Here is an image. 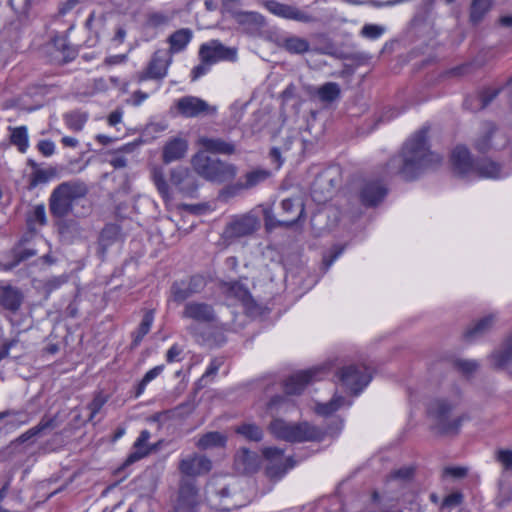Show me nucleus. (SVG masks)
Instances as JSON below:
<instances>
[{
  "instance_id": "nucleus-1",
  "label": "nucleus",
  "mask_w": 512,
  "mask_h": 512,
  "mask_svg": "<svg viewBox=\"0 0 512 512\" xmlns=\"http://www.w3.org/2000/svg\"><path fill=\"white\" fill-rule=\"evenodd\" d=\"M428 131L429 128L424 126L405 142L401 153L387 162L388 173L398 174L405 180H413L424 170L434 168L442 162V156L429 149Z\"/></svg>"
},
{
  "instance_id": "nucleus-2",
  "label": "nucleus",
  "mask_w": 512,
  "mask_h": 512,
  "mask_svg": "<svg viewBox=\"0 0 512 512\" xmlns=\"http://www.w3.org/2000/svg\"><path fill=\"white\" fill-rule=\"evenodd\" d=\"M459 403L460 393L458 390L450 397H437L430 401L427 412L433 419L434 426L439 433H458L463 421L467 419L465 415L452 416L453 410Z\"/></svg>"
},
{
  "instance_id": "nucleus-3",
  "label": "nucleus",
  "mask_w": 512,
  "mask_h": 512,
  "mask_svg": "<svg viewBox=\"0 0 512 512\" xmlns=\"http://www.w3.org/2000/svg\"><path fill=\"white\" fill-rule=\"evenodd\" d=\"M87 184L80 179L65 181L57 185L49 197V211L52 217H67L74 208V202L88 194Z\"/></svg>"
},
{
  "instance_id": "nucleus-4",
  "label": "nucleus",
  "mask_w": 512,
  "mask_h": 512,
  "mask_svg": "<svg viewBox=\"0 0 512 512\" xmlns=\"http://www.w3.org/2000/svg\"><path fill=\"white\" fill-rule=\"evenodd\" d=\"M192 166L199 176L217 184L232 181L238 173V168L233 163L209 156L205 152H199L193 156Z\"/></svg>"
},
{
  "instance_id": "nucleus-5",
  "label": "nucleus",
  "mask_w": 512,
  "mask_h": 512,
  "mask_svg": "<svg viewBox=\"0 0 512 512\" xmlns=\"http://www.w3.org/2000/svg\"><path fill=\"white\" fill-rule=\"evenodd\" d=\"M451 162L454 171L461 176H466L475 172L480 177L496 179L507 174L502 172L499 164L488 159L473 163L471 154L465 146H457L452 151Z\"/></svg>"
},
{
  "instance_id": "nucleus-6",
  "label": "nucleus",
  "mask_w": 512,
  "mask_h": 512,
  "mask_svg": "<svg viewBox=\"0 0 512 512\" xmlns=\"http://www.w3.org/2000/svg\"><path fill=\"white\" fill-rule=\"evenodd\" d=\"M269 430L277 439L292 443L321 441L327 433L321 428L307 422L291 424L279 418L271 421Z\"/></svg>"
},
{
  "instance_id": "nucleus-7",
  "label": "nucleus",
  "mask_w": 512,
  "mask_h": 512,
  "mask_svg": "<svg viewBox=\"0 0 512 512\" xmlns=\"http://www.w3.org/2000/svg\"><path fill=\"white\" fill-rule=\"evenodd\" d=\"M280 210V218H277L271 210L264 211V225L268 232L278 227L289 228L298 223L305 214L304 204L300 197L283 199Z\"/></svg>"
},
{
  "instance_id": "nucleus-8",
  "label": "nucleus",
  "mask_w": 512,
  "mask_h": 512,
  "mask_svg": "<svg viewBox=\"0 0 512 512\" xmlns=\"http://www.w3.org/2000/svg\"><path fill=\"white\" fill-rule=\"evenodd\" d=\"M260 226V219L255 214L233 216L221 233V241L226 247L230 246L242 238L254 235Z\"/></svg>"
},
{
  "instance_id": "nucleus-9",
  "label": "nucleus",
  "mask_w": 512,
  "mask_h": 512,
  "mask_svg": "<svg viewBox=\"0 0 512 512\" xmlns=\"http://www.w3.org/2000/svg\"><path fill=\"white\" fill-rule=\"evenodd\" d=\"M508 143L507 137L499 130L493 122H483L480 130L473 141L474 149L482 154L499 150Z\"/></svg>"
},
{
  "instance_id": "nucleus-10",
  "label": "nucleus",
  "mask_w": 512,
  "mask_h": 512,
  "mask_svg": "<svg viewBox=\"0 0 512 512\" xmlns=\"http://www.w3.org/2000/svg\"><path fill=\"white\" fill-rule=\"evenodd\" d=\"M336 375L339 382L355 395L359 394L371 381V375L363 365L344 366Z\"/></svg>"
},
{
  "instance_id": "nucleus-11",
  "label": "nucleus",
  "mask_w": 512,
  "mask_h": 512,
  "mask_svg": "<svg viewBox=\"0 0 512 512\" xmlns=\"http://www.w3.org/2000/svg\"><path fill=\"white\" fill-rule=\"evenodd\" d=\"M264 458L267 460L265 467L266 476L272 481H279L292 469L296 462L292 458L283 459L284 450L276 447H266L262 451Z\"/></svg>"
},
{
  "instance_id": "nucleus-12",
  "label": "nucleus",
  "mask_w": 512,
  "mask_h": 512,
  "mask_svg": "<svg viewBox=\"0 0 512 512\" xmlns=\"http://www.w3.org/2000/svg\"><path fill=\"white\" fill-rule=\"evenodd\" d=\"M271 176V172L264 168H255L246 172L238 181L225 186L221 190V196L225 198L234 197L244 190H250L263 183Z\"/></svg>"
},
{
  "instance_id": "nucleus-13",
  "label": "nucleus",
  "mask_w": 512,
  "mask_h": 512,
  "mask_svg": "<svg viewBox=\"0 0 512 512\" xmlns=\"http://www.w3.org/2000/svg\"><path fill=\"white\" fill-rule=\"evenodd\" d=\"M172 63V56L165 50H157L152 55L147 67L136 74V80H162L166 77L168 68Z\"/></svg>"
},
{
  "instance_id": "nucleus-14",
  "label": "nucleus",
  "mask_w": 512,
  "mask_h": 512,
  "mask_svg": "<svg viewBox=\"0 0 512 512\" xmlns=\"http://www.w3.org/2000/svg\"><path fill=\"white\" fill-rule=\"evenodd\" d=\"M206 285L201 275H193L188 279L175 281L170 287V299L177 303H183L195 294L202 292Z\"/></svg>"
},
{
  "instance_id": "nucleus-15",
  "label": "nucleus",
  "mask_w": 512,
  "mask_h": 512,
  "mask_svg": "<svg viewBox=\"0 0 512 512\" xmlns=\"http://www.w3.org/2000/svg\"><path fill=\"white\" fill-rule=\"evenodd\" d=\"M326 371V367L319 366L291 375L284 384L286 394H300L305 389L307 384L313 381L321 380L325 376Z\"/></svg>"
},
{
  "instance_id": "nucleus-16",
  "label": "nucleus",
  "mask_w": 512,
  "mask_h": 512,
  "mask_svg": "<svg viewBox=\"0 0 512 512\" xmlns=\"http://www.w3.org/2000/svg\"><path fill=\"white\" fill-rule=\"evenodd\" d=\"M181 317L203 325L214 324L217 320L213 306L200 301L186 302L181 312Z\"/></svg>"
},
{
  "instance_id": "nucleus-17",
  "label": "nucleus",
  "mask_w": 512,
  "mask_h": 512,
  "mask_svg": "<svg viewBox=\"0 0 512 512\" xmlns=\"http://www.w3.org/2000/svg\"><path fill=\"white\" fill-rule=\"evenodd\" d=\"M265 7L272 14L287 20H293L305 24L314 23L317 21L315 16L295 5L280 3L275 0H269L265 2Z\"/></svg>"
},
{
  "instance_id": "nucleus-18",
  "label": "nucleus",
  "mask_w": 512,
  "mask_h": 512,
  "mask_svg": "<svg viewBox=\"0 0 512 512\" xmlns=\"http://www.w3.org/2000/svg\"><path fill=\"white\" fill-rule=\"evenodd\" d=\"M170 183L184 197L195 198L198 182L195 175L186 167H176L170 171Z\"/></svg>"
},
{
  "instance_id": "nucleus-19",
  "label": "nucleus",
  "mask_w": 512,
  "mask_h": 512,
  "mask_svg": "<svg viewBox=\"0 0 512 512\" xmlns=\"http://www.w3.org/2000/svg\"><path fill=\"white\" fill-rule=\"evenodd\" d=\"M199 58L200 61L209 62L212 65L219 61H235L237 50L224 46L218 40H212L200 46Z\"/></svg>"
},
{
  "instance_id": "nucleus-20",
  "label": "nucleus",
  "mask_w": 512,
  "mask_h": 512,
  "mask_svg": "<svg viewBox=\"0 0 512 512\" xmlns=\"http://www.w3.org/2000/svg\"><path fill=\"white\" fill-rule=\"evenodd\" d=\"M47 50L51 55L52 61L59 64L68 63L78 55L77 48L69 43L66 35L52 37L47 44Z\"/></svg>"
},
{
  "instance_id": "nucleus-21",
  "label": "nucleus",
  "mask_w": 512,
  "mask_h": 512,
  "mask_svg": "<svg viewBox=\"0 0 512 512\" xmlns=\"http://www.w3.org/2000/svg\"><path fill=\"white\" fill-rule=\"evenodd\" d=\"M178 112L187 118L198 117L203 114H215L216 107L210 106L206 101L195 96H184L177 100Z\"/></svg>"
},
{
  "instance_id": "nucleus-22",
  "label": "nucleus",
  "mask_w": 512,
  "mask_h": 512,
  "mask_svg": "<svg viewBox=\"0 0 512 512\" xmlns=\"http://www.w3.org/2000/svg\"><path fill=\"white\" fill-rule=\"evenodd\" d=\"M61 424V421L58 419V415L54 416H43L39 423L35 425L34 427L28 429L24 433H22L20 436H18L15 440L11 441V443L8 445L7 449H10L14 447L15 445L23 444L27 441H29L32 438L38 437L43 435L47 430H53L55 428H58Z\"/></svg>"
},
{
  "instance_id": "nucleus-23",
  "label": "nucleus",
  "mask_w": 512,
  "mask_h": 512,
  "mask_svg": "<svg viewBox=\"0 0 512 512\" xmlns=\"http://www.w3.org/2000/svg\"><path fill=\"white\" fill-rule=\"evenodd\" d=\"M24 301L23 292L6 281H0V306L12 314L17 313Z\"/></svg>"
},
{
  "instance_id": "nucleus-24",
  "label": "nucleus",
  "mask_w": 512,
  "mask_h": 512,
  "mask_svg": "<svg viewBox=\"0 0 512 512\" xmlns=\"http://www.w3.org/2000/svg\"><path fill=\"white\" fill-rule=\"evenodd\" d=\"M489 361L493 368L506 370L512 374V334L499 349L490 354Z\"/></svg>"
},
{
  "instance_id": "nucleus-25",
  "label": "nucleus",
  "mask_w": 512,
  "mask_h": 512,
  "mask_svg": "<svg viewBox=\"0 0 512 512\" xmlns=\"http://www.w3.org/2000/svg\"><path fill=\"white\" fill-rule=\"evenodd\" d=\"M26 239H21L9 252V260L7 262H0V270L11 271L21 262H24L37 255V250L33 248L24 247Z\"/></svg>"
},
{
  "instance_id": "nucleus-26",
  "label": "nucleus",
  "mask_w": 512,
  "mask_h": 512,
  "mask_svg": "<svg viewBox=\"0 0 512 512\" xmlns=\"http://www.w3.org/2000/svg\"><path fill=\"white\" fill-rule=\"evenodd\" d=\"M179 470L187 476H198L211 470V461L205 456L192 455L180 461Z\"/></svg>"
},
{
  "instance_id": "nucleus-27",
  "label": "nucleus",
  "mask_w": 512,
  "mask_h": 512,
  "mask_svg": "<svg viewBox=\"0 0 512 512\" xmlns=\"http://www.w3.org/2000/svg\"><path fill=\"white\" fill-rule=\"evenodd\" d=\"M387 194V189L379 181H367L360 190V200L367 207L376 206Z\"/></svg>"
},
{
  "instance_id": "nucleus-28",
  "label": "nucleus",
  "mask_w": 512,
  "mask_h": 512,
  "mask_svg": "<svg viewBox=\"0 0 512 512\" xmlns=\"http://www.w3.org/2000/svg\"><path fill=\"white\" fill-rule=\"evenodd\" d=\"M261 464L260 456L246 448L240 449L235 455V469L242 474H252L256 472Z\"/></svg>"
},
{
  "instance_id": "nucleus-29",
  "label": "nucleus",
  "mask_w": 512,
  "mask_h": 512,
  "mask_svg": "<svg viewBox=\"0 0 512 512\" xmlns=\"http://www.w3.org/2000/svg\"><path fill=\"white\" fill-rule=\"evenodd\" d=\"M199 144L206 152L214 154L232 155L236 152V145L232 141H226L217 137H201Z\"/></svg>"
},
{
  "instance_id": "nucleus-30",
  "label": "nucleus",
  "mask_w": 512,
  "mask_h": 512,
  "mask_svg": "<svg viewBox=\"0 0 512 512\" xmlns=\"http://www.w3.org/2000/svg\"><path fill=\"white\" fill-rule=\"evenodd\" d=\"M187 151V142L181 138H173L168 141L164 148L162 159L165 164L182 159Z\"/></svg>"
},
{
  "instance_id": "nucleus-31",
  "label": "nucleus",
  "mask_w": 512,
  "mask_h": 512,
  "mask_svg": "<svg viewBox=\"0 0 512 512\" xmlns=\"http://www.w3.org/2000/svg\"><path fill=\"white\" fill-rule=\"evenodd\" d=\"M210 493L216 496L219 499V505L226 509H237L242 506V504L234 501L235 493L232 491L229 485L217 486L216 484L211 483L209 485Z\"/></svg>"
},
{
  "instance_id": "nucleus-32",
  "label": "nucleus",
  "mask_w": 512,
  "mask_h": 512,
  "mask_svg": "<svg viewBox=\"0 0 512 512\" xmlns=\"http://www.w3.org/2000/svg\"><path fill=\"white\" fill-rule=\"evenodd\" d=\"M333 180L327 179L325 175H318L312 183L311 194L315 201H326L332 192Z\"/></svg>"
},
{
  "instance_id": "nucleus-33",
  "label": "nucleus",
  "mask_w": 512,
  "mask_h": 512,
  "mask_svg": "<svg viewBox=\"0 0 512 512\" xmlns=\"http://www.w3.org/2000/svg\"><path fill=\"white\" fill-rule=\"evenodd\" d=\"M150 176L162 199L165 202H170L173 199L172 190L166 181L163 169L161 167L154 166L151 169Z\"/></svg>"
},
{
  "instance_id": "nucleus-34",
  "label": "nucleus",
  "mask_w": 512,
  "mask_h": 512,
  "mask_svg": "<svg viewBox=\"0 0 512 512\" xmlns=\"http://www.w3.org/2000/svg\"><path fill=\"white\" fill-rule=\"evenodd\" d=\"M494 322L495 317L493 315H488L481 318L473 326H471L465 331V340L468 342H472L480 338L481 336L485 335L488 331H490Z\"/></svg>"
},
{
  "instance_id": "nucleus-35",
  "label": "nucleus",
  "mask_w": 512,
  "mask_h": 512,
  "mask_svg": "<svg viewBox=\"0 0 512 512\" xmlns=\"http://www.w3.org/2000/svg\"><path fill=\"white\" fill-rule=\"evenodd\" d=\"M178 505L195 508L198 505V489L193 481H183L179 488Z\"/></svg>"
},
{
  "instance_id": "nucleus-36",
  "label": "nucleus",
  "mask_w": 512,
  "mask_h": 512,
  "mask_svg": "<svg viewBox=\"0 0 512 512\" xmlns=\"http://www.w3.org/2000/svg\"><path fill=\"white\" fill-rule=\"evenodd\" d=\"M192 35V31L188 28L179 29L171 34L168 38L169 55L183 51L191 41Z\"/></svg>"
},
{
  "instance_id": "nucleus-37",
  "label": "nucleus",
  "mask_w": 512,
  "mask_h": 512,
  "mask_svg": "<svg viewBox=\"0 0 512 512\" xmlns=\"http://www.w3.org/2000/svg\"><path fill=\"white\" fill-rule=\"evenodd\" d=\"M500 93V89L486 88L475 95L477 105L468 106L469 100H464V107L470 111L476 112L485 109Z\"/></svg>"
},
{
  "instance_id": "nucleus-38",
  "label": "nucleus",
  "mask_w": 512,
  "mask_h": 512,
  "mask_svg": "<svg viewBox=\"0 0 512 512\" xmlns=\"http://www.w3.org/2000/svg\"><path fill=\"white\" fill-rule=\"evenodd\" d=\"M281 47L290 54H304L310 50V43L299 36H288L282 39Z\"/></svg>"
},
{
  "instance_id": "nucleus-39",
  "label": "nucleus",
  "mask_w": 512,
  "mask_h": 512,
  "mask_svg": "<svg viewBox=\"0 0 512 512\" xmlns=\"http://www.w3.org/2000/svg\"><path fill=\"white\" fill-rule=\"evenodd\" d=\"M492 6V0H472L470 5L469 21L478 25L484 19Z\"/></svg>"
},
{
  "instance_id": "nucleus-40",
  "label": "nucleus",
  "mask_w": 512,
  "mask_h": 512,
  "mask_svg": "<svg viewBox=\"0 0 512 512\" xmlns=\"http://www.w3.org/2000/svg\"><path fill=\"white\" fill-rule=\"evenodd\" d=\"M120 235V228L115 224H107L101 231L99 236V249L105 254L109 246L117 241Z\"/></svg>"
},
{
  "instance_id": "nucleus-41",
  "label": "nucleus",
  "mask_w": 512,
  "mask_h": 512,
  "mask_svg": "<svg viewBox=\"0 0 512 512\" xmlns=\"http://www.w3.org/2000/svg\"><path fill=\"white\" fill-rule=\"evenodd\" d=\"M153 321H154V312H153V310H149L144 314L142 321L139 324L137 330L132 333V338H133L132 343H131L132 348L137 347L141 343L142 339L150 331Z\"/></svg>"
},
{
  "instance_id": "nucleus-42",
  "label": "nucleus",
  "mask_w": 512,
  "mask_h": 512,
  "mask_svg": "<svg viewBox=\"0 0 512 512\" xmlns=\"http://www.w3.org/2000/svg\"><path fill=\"white\" fill-rule=\"evenodd\" d=\"M26 223L29 231H35L36 226H45L47 216L44 204L34 206L26 215Z\"/></svg>"
},
{
  "instance_id": "nucleus-43",
  "label": "nucleus",
  "mask_w": 512,
  "mask_h": 512,
  "mask_svg": "<svg viewBox=\"0 0 512 512\" xmlns=\"http://www.w3.org/2000/svg\"><path fill=\"white\" fill-rule=\"evenodd\" d=\"M225 443L226 437L220 432L213 431L201 436L197 442V447L206 450L215 447H223Z\"/></svg>"
},
{
  "instance_id": "nucleus-44",
  "label": "nucleus",
  "mask_w": 512,
  "mask_h": 512,
  "mask_svg": "<svg viewBox=\"0 0 512 512\" xmlns=\"http://www.w3.org/2000/svg\"><path fill=\"white\" fill-rule=\"evenodd\" d=\"M316 93L320 101L331 103L340 97L341 88L336 82H327L320 86Z\"/></svg>"
},
{
  "instance_id": "nucleus-45",
  "label": "nucleus",
  "mask_w": 512,
  "mask_h": 512,
  "mask_svg": "<svg viewBox=\"0 0 512 512\" xmlns=\"http://www.w3.org/2000/svg\"><path fill=\"white\" fill-rule=\"evenodd\" d=\"M235 431L250 441L259 442L263 438L262 429L253 423H243L237 426Z\"/></svg>"
},
{
  "instance_id": "nucleus-46",
  "label": "nucleus",
  "mask_w": 512,
  "mask_h": 512,
  "mask_svg": "<svg viewBox=\"0 0 512 512\" xmlns=\"http://www.w3.org/2000/svg\"><path fill=\"white\" fill-rule=\"evenodd\" d=\"M0 414H5V418L12 417V419L7 422V425L12 427H20L29 423L31 420L30 413L27 410L8 409L0 412Z\"/></svg>"
},
{
  "instance_id": "nucleus-47",
  "label": "nucleus",
  "mask_w": 512,
  "mask_h": 512,
  "mask_svg": "<svg viewBox=\"0 0 512 512\" xmlns=\"http://www.w3.org/2000/svg\"><path fill=\"white\" fill-rule=\"evenodd\" d=\"M10 141L18 147V150L24 153L28 148V133L25 126L11 129Z\"/></svg>"
},
{
  "instance_id": "nucleus-48",
  "label": "nucleus",
  "mask_w": 512,
  "mask_h": 512,
  "mask_svg": "<svg viewBox=\"0 0 512 512\" xmlns=\"http://www.w3.org/2000/svg\"><path fill=\"white\" fill-rule=\"evenodd\" d=\"M344 403L345 398L343 396H334L327 403H317L315 411L319 415L328 416L337 411L342 405H344Z\"/></svg>"
},
{
  "instance_id": "nucleus-49",
  "label": "nucleus",
  "mask_w": 512,
  "mask_h": 512,
  "mask_svg": "<svg viewBox=\"0 0 512 512\" xmlns=\"http://www.w3.org/2000/svg\"><path fill=\"white\" fill-rule=\"evenodd\" d=\"M55 226L62 236L71 235L79 232L78 223L75 220L67 219L66 217H53Z\"/></svg>"
},
{
  "instance_id": "nucleus-50",
  "label": "nucleus",
  "mask_w": 512,
  "mask_h": 512,
  "mask_svg": "<svg viewBox=\"0 0 512 512\" xmlns=\"http://www.w3.org/2000/svg\"><path fill=\"white\" fill-rule=\"evenodd\" d=\"M54 175L55 171L53 169H36L30 176L28 189L32 190L39 184L47 183Z\"/></svg>"
},
{
  "instance_id": "nucleus-51",
  "label": "nucleus",
  "mask_w": 512,
  "mask_h": 512,
  "mask_svg": "<svg viewBox=\"0 0 512 512\" xmlns=\"http://www.w3.org/2000/svg\"><path fill=\"white\" fill-rule=\"evenodd\" d=\"M164 370V365H158L145 373L136 387L135 397H139L145 390L147 384L158 377Z\"/></svg>"
},
{
  "instance_id": "nucleus-52",
  "label": "nucleus",
  "mask_w": 512,
  "mask_h": 512,
  "mask_svg": "<svg viewBox=\"0 0 512 512\" xmlns=\"http://www.w3.org/2000/svg\"><path fill=\"white\" fill-rule=\"evenodd\" d=\"M65 123L66 125L74 130V131H80L82 130L85 122L87 121V115L81 112H71L65 115Z\"/></svg>"
},
{
  "instance_id": "nucleus-53",
  "label": "nucleus",
  "mask_w": 512,
  "mask_h": 512,
  "mask_svg": "<svg viewBox=\"0 0 512 512\" xmlns=\"http://www.w3.org/2000/svg\"><path fill=\"white\" fill-rule=\"evenodd\" d=\"M108 401V397L103 394V392L99 391L95 393L92 401L88 404L87 409L90 411V415L88 417L89 421H93L97 413L103 408V406Z\"/></svg>"
},
{
  "instance_id": "nucleus-54",
  "label": "nucleus",
  "mask_w": 512,
  "mask_h": 512,
  "mask_svg": "<svg viewBox=\"0 0 512 512\" xmlns=\"http://www.w3.org/2000/svg\"><path fill=\"white\" fill-rule=\"evenodd\" d=\"M495 461H497L506 472H512V450L497 449L494 453Z\"/></svg>"
},
{
  "instance_id": "nucleus-55",
  "label": "nucleus",
  "mask_w": 512,
  "mask_h": 512,
  "mask_svg": "<svg viewBox=\"0 0 512 512\" xmlns=\"http://www.w3.org/2000/svg\"><path fill=\"white\" fill-rule=\"evenodd\" d=\"M228 292L243 303L250 300L251 295L247 287L240 282H233L229 285Z\"/></svg>"
},
{
  "instance_id": "nucleus-56",
  "label": "nucleus",
  "mask_w": 512,
  "mask_h": 512,
  "mask_svg": "<svg viewBox=\"0 0 512 512\" xmlns=\"http://www.w3.org/2000/svg\"><path fill=\"white\" fill-rule=\"evenodd\" d=\"M385 30V27L381 25L365 24L360 31V35L365 38L375 40L380 38L384 34Z\"/></svg>"
},
{
  "instance_id": "nucleus-57",
  "label": "nucleus",
  "mask_w": 512,
  "mask_h": 512,
  "mask_svg": "<svg viewBox=\"0 0 512 512\" xmlns=\"http://www.w3.org/2000/svg\"><path fill=\"white\" fill-rule=\"evenodd\" d=\"M455 367L464 375L469 376L478 369L479 364L475 360L459 359L455 361Z\"/></svg>"
},
{
  "instance_id": "nucleus-58",
  "label": "nucleus",
  "mask_w": 512,
  "mask_h": 512,
  "mask_svg": "<svg viewBox=\"0 0 512 512\" xmlns=\"http://www.w3.org/2000/svg\"><path fill=\"white\" fill-rule=\"evenodd\" d=\"M413 473H414L413 467L404 466L399 469L393 470L389 474L388 480L408 481L412 478Z\"/></svg>"
},
{
  "instance_id": "nucleus-59",
  "label": "nucleus",
  "mask_w": 512,
  "mask_h": 512,
  "mask_svg": "<svg viewBox=\"0 0 512 512\" xmlns=\"http://www.w3.org/2000/svg\"><path fill=\"white\" fill-rule=\"evenodd\" d=\"M67 282H68V275H66V274H62L59 276H53L45 281L44 288H45L46 292L51 293Z\"/></svg>"
},
{
  "instance_id": "nucleus-60",
  "label": "nucleus",
  "mask_w": 512,
  "mask_h": 512,
  "mask_svg": "<svg viewBox=\"0 0 512 512\" xmlns=\"http://www.w3.org/2000/svg\"><path fill=\"white\" fill-rule=\"evenodd\" d=\"M463 502V495L461 492H453L447 495L443 502L442 507L445 508H454L459 506Z\"/></svg>"
},
{
  "instance_id": "nucleus-61",
  "label": "nucleus",
  "mask_w": 512,
  "mask_h": 512,
  "mask_svg": "<svg viewBox=\"0 0 512 512\" xmlns=\"http://www.w3.org/2000/svg\"><path fill=\"white\" fill-rule=\"evenodd\" d=\"M220 365H221V363L218 360H212L210 365L208 366L206 372L199 379L198 384L202 385V383H204L203 385H206L208 382V379L217 374V372L220 368Z\"/></svg>"
},
{
  "instance_id": "nucleus-62",
  "label": "nucleus",
  "mask_w": 512,
  "mask_h": 512,
  "mask_svg": "<svg viewBox=\"0 0 512 512\" xmlns=\"http://www.w3.org/2000/svg\"><path fill=\"white\" fill-rule=\"evenodd\" d=\"M211 66H212L211 63L201 61L200 64L195 66L191 71L192 81H195V80L199 79L200 77H202L203 75L207 74L208 71L210 70Z\"/></svg>"
},
{
  "instance_id": "nucleus-63",
  "label": "nucleus",
  "mask_w": 512,
  "mask_h": 512,
  "mask_svg": "<svg viewBox=\"0 0 512 512\" xmlns=\"http://www.w3.org/2000/svg\"><path fill=\"white\" fill-rule=\"evenodd\" d=\"M37 148H38L39 152L45 157H49V156L53 155V153L55 151V145L50 140L39 141L37 144Z\"/></svg>"
},
{
  "instance_id": "nucleus-64",
  "label": "nucleus",
  "mask_w": 512,
  "mask_h": 512,
  "mask_svg": "<svg viewBox=\"0 0 512 512\" xmlns=\"http://www.w3.org/2000/svg\"><path fill=\"white\" fill-rule=\"evenodd\" d=\"M148 453H149L148 449H135V451L130 453L129 456L127 457V459L125 460L124 466H129V465L139 461L140 459L147 456Z\"/></svg>"
}]
</instances>
